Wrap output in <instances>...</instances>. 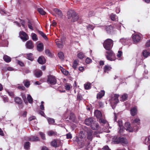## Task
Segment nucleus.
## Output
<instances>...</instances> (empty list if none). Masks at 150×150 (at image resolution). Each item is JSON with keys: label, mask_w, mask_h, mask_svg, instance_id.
I'll return each mask as SVG.
<instances>
[{"label": "nucleus", "mask_w": 150, "mask_h": 150, "mask_svg": "<svg viewBox=\"0 0 150 150\" xmlns=\"http://www.w3.org/2000/svg\"><path fill=\"white\" fill-rule=\"evenodd\" d=\"M21 96L24 102H25L26 101V97L25 94L22 93L21 94Z\"/></svg>", "instance_id": "50"}, {"label": "nucleus", "mask_w": 150, "mask_h": 150, "mask_svg": "<svg viewBox=\"0 0 150 150\" xmlns=\"http://www.w3.org/2000/svg\"><path fill=\"white\" fill-rule=\"evenodd\" d=\"M36 119V117L34 116H33L30 117L29 118L28 120L29 121H31L33 120H35Z\"/></svg>", "instance_id": "58"}, {"label": "nucleus", "mask_w": 150, "mask_h": 150, "mask_svg": "<svg viewBox=\"0 0 150 150\" xmlns=\"http://www.w3.org/2000/svg\"><path fill=\"white\" fill-rule=\"evenodd\" d=\"M94 121L93 118L91 117L86 119L85 121V124L87 125H91Z\"/></svg>", "instance_id": "15"}, {"label": "nucleus", "mask_w": 150, "mask_h": 150, "mask_svg": "<svg viewBox=\"0 0 150 150\" xmlns=\"http://www.w3.org/2000/svg\"><path fill=\"white\" fill-rule=\"evenodd\" d=\"M28 140L30 141H39V138L37 136H32L29 138Z\"/></svg>", "instance_id": "22"}, {"label": "nucleus", "mask_w": 150, "mask_h": 150, "mask_svg": "<svg viewBox=\"0 0 150 150\" xmlns=\"http://www.w3.org/2000/svg\"><path fill=\"white\" fill-rule=\"evenodd\" d=\"M106 30L108 33H111L113 32V28L111 25H109L106 27Z\"/></svg>", "instance_id": "16"}, {"label": "nucleus", "mask_w": 150, "mask_h": 150, "mask_svg": "<svg viewBox=\"0 0 150 150\" xmlns=\"http://www.w3.org/2000/svg\"><path fill=\"white\" fill-rule=\"evenodd\" d=\"M31 36L32 37V39L34 41H36L38 40V38L37 37L36 35L33 33L31 34Z\"/></svg>", "instance_id": "34"}, {"label": "nucleus", "mask_w": 150, "mask_h": 150, "mask_svg": "<svg viewBox=\"0 0 150 150\" xmlns=\"http://www.w3.org/2000/svg\"><path fill=\"white\" fill-rule=\"evenodd\" d=\"M94 114L95 116L98 119L102 117V114L101 112L98 110L95 111Z\"/></svg>", "instance_id": "20"}, {"label": "nucleus", "mask_w": 150, "mask_h": 150, "mask_svg": "<svg viewBox=\"0 0 150 150\" xmlns=\"http://www.w3.org/2000/svg\"><path fill=\"white\" fill-rule=\"evenodd\" d=\"M28 28L31 30H33V29L32 26L33 25V23L31 22L30 21H29L28 22Z\"/></svg>", "instance_id": "41"}, {"label": "nucleus", "mask_w": 150, "mask_h": 150, "mask_svg": "<svg viewBox=\"0 0 150 150\" xmlns=\"http://www.w3.org/2000/svg\"><path fill=\"white\" fill-rule=\"evenodd\" d=\"M34 74L37 78L40 77L42 74V72L40 70H36L35 71Z\"/></svg>", "instance_id": "19"}, {"label": "nucleus", "mask_w": 150, "mask_h": 150, "mask_svg": "<svg viewBox=\"0 0 150 150\" xmlns=\"http://www.w3.org/2000/svg\"><path fill=\"white\" fill-rule=\"evenodd\" d=\"M132 39L134 42H139L141 39V37L139 35L136 34L133 35Z\"/></svg>", "instance_id": "12"}, {"label": "nucleus", "mask_w": 150, "mask_h": 150, "mask_svg": "<svg viewBox=\"0 0 150 150\" xmlns=\"http://www.w3.org/2000/svg\"><path fill=\"white\" fill-rule=\"evenodd\" d=\"M37 47V50L39 51H41L43 50V45L41 43L38 44Z\"/></svg>", "instance_id": "26"}, {"label": "nucleus", "mask_w": 150, "mask_h": 150, "mask_svg": "<svg viewBox=\"0 0 150 150\" xmlns=\"http://www.w3.org/2000/svg\"><path fill=\"white\" fill-rule=\"evenodd\" d=\"M146 46L147 47H149L150 46V40L146 42Z\"/></svg>", "instance_id": "63"}, {"label": "nucleus", "mask_w": 150, "mask_h": 150, "mask_svg": "<svg viewBox=\"0 0 150 150\" xmlns=\"http://www.w3.org/2000/svg\"><path fill=\"white\" fill-rule=\"evenodd\" d=\"M67 138L68 139H70L72 138L71 134L70 133H68L66 135Z\"/></svg>", "instance_id": "59"}, {"label": "nucleus", "mask_w": 150, "mask_h": 150, "mask_svg": "<svg viewBox=\"0 0 150 150\" xmlns=\"http://www.w3.org/2000/svg\"><path fill=\"white\" fill-rule=\"evenodd\" d=\"M127 97H128L126 93L124 94L122 96V99L121 100V101H123L126 100Z\"/></svg>", "instance_id": "38"}, {"label": "nucleus", "mask_w": 150, "mask_h": 150, "mask_svg": "<svg viewBox=\"0 0 150 150\" xmlns=\"http://www.w3.org/2000/svg\"><path fill=\"white\" fill-rule=\"evenodd\" d=\"M18 88L19 89H21L22 90H24L25 89V87L23 86H18Z\"/></svg>", "instance_id": "61"}, {"label": "nucleus", "mask_w": 150, "mask_h": 150, "mask_svg": "<svg viewBox=\"0 0 150 150\" xmlns=\"http://www.w3.org/2000/svg\"><path fill=\"white\" fill-rule=\"evenodd\" d=\"M91 127L93 130H97L98 129L99 126L97 123L96 121H93L91 125Z\"/></svg>", "instance_id": "13"}, {"label": "nucleus", "mask_w": 150, "mask_h": 150, "mask_svg": "<svg viewBox=\"0 0 150 150\" xmlns=\"http://www.w3.org/2000/svg\"><path fill=\"white\" fill-rule=\"evenodd\" d=\"M122 54V52L120 51H118V54L117 55V56L118 57H120L121 56Z\"/></svg>", "instance_id": "62"}, {"label": "nucleus", "mask_w": 150, "mask_h": 150, "mask_svg": "<svg viewBox=\"0 0 150 150\" xmlns=\"http://www.w3.org/2000/svg\"><path fill=\"white\" fill-rule=\"evenodd\" d=\"M54 11L58 14L59 17L61 18L62 17L63 14L61 10L56 8L54 9Z\"/></svg>", "instance_id": "23"}, {"label": "nucleus", "mask_w": 150, "mask_h": 150, "mask_svg": "<svg viewBox=\"0 0 150 150\" xmlns=\"http://www.w3.org/2000/svg\"><path fill=\"white\" fill-rule=\"evenodd\" d=\"M38 62L41 64H43L46 62V60L45 58L43 56H41L38 59Z\"/></svg>", "instance_id": "17"}, {"label": "nucleus", "mask_w": 150, "mask_h": 150, "mask_svg": "<svg viewBox=\"0 0 150 150\" xmlns=\"http://www.w3.org/2000/svg\"><path fill=\"white\" fill-rule=\"evenodd\" d=\"M118 124L120 128L119 132L121 134L123 131V129L124 128L122 125V121L121 120H119L118 121Z\"/></svg>", "instance_id": "18"}, {"label": "nucleus", "mask_w": 150, "mask_h": 150, "mask_svg": "<svg viewBox=\"0 0 150 150\" xmlns=\"http://www.w3.org/2000/svg\"><path fill=\"white\" fill-rule=\"evenodd\" d=\"M45 54L48 56H50L51 55V53L49 50L47 49L45 50Z\"/></svg>", "instance_id": "52"}, {"label": "nucleus", "mask_w": 150, "mask_h": 150, "mask_svg": "<svg viewBox=\"0 0 150 150\" xmlns=\"http://www.w3.org/2000/svg\"><path fill=\"white\" fill-rule=\"evenodd\" d=\"M27 99H28V102L30 103H33V99L30 95H29V94L28 95Z\"/></svg>", "instance_id": "39"}, {"label": "nucleus", "mask_w": 150, "mask_h": 150, "mask_svg": "<svg viewBox=\"0 0 150 150\" xmlns=\"http://www.w3.org/2000/svg\"><path fill=\"white\" fill-rule=\"evenodd\" d=\"M23 83L25 86L27 87H28L30 85V82L27 80L25 81Z\"/></svg>", "instance_id": "46"}, {"label": "nucleus", "mask_w": 150, "mask_h": 150, "mask_svg": "<svg viewBox=\"0 0 150 150\" xmlns=\"http://www.w3.org/2000/svg\"><path fill=\"white\" fill-rule=\"evenodd\" d=\"M78 65V61L76 60H74L73 63V65H72L74 69H76V68Z\"/></svg>", "instance_id": "43"}, {"label": "nucleus", "mask_w": 150, "mask_h": 150, "mask_svg": "<svg viewBox=\"0 0 150 150\" xmlns=\"http://www.w3.org/2000/svg\"><path fill=\"white\" fill-rule=\"evenodd\" d=\"M113 45V41L110 39H108L105 40L103 44L104 47L107 50H110Z\"/></svg>", "instance_id": "3"}, {"label": "nucleus", "mask_w": 150, "mask_h": 150, "mask_svg": "<svg viewBox=\"0 0 150 150\" xmlns=\"http://www.w3.org/2000/svg\"><path fill=\"white\" fill-rule=\"evenodd\" d=\"M7 92L9 95L11 97H13L14 96V94L13 92L12 91H8Z\"/></svg>", "instance_id": "56"}, {"label": "nucleus", "mask_w": 150, "mask_h": 150, "mask_svg": "<svg viewBox=\"0 0 150 150\" xmlns=\"http://www.w3.org/2000/svg\"><path fill=\"white\" fill-rule=\"evenodd\" d=\"M87 28L88 30H93L94 28V26L92 25H89L87 26Z\"/></svg>", "instance_id": "49"}, {"label": "nucleus", "mask_w": 150, "mask_h": 150, "mask_svg": "<svg viewBox=\"0 0 150 150\" xmlns=\"http://www.w3.org/2000/svg\"><path fill=\"white\" fill-rule=\"evenodd\" d=\"M99 119V122H100L105 123V121L103 119H102L101 118Z\"/></svg>", "instance_id": "64"}, {"label": "nucleus", "mask_w": 150, "mask_h": 150, "mask_svg": "<svg viewBox=\"0 0 150 150\" xmlns=\"http://www.w3.org/2000/svg\"><path fill=\"white\" fill-rule=\"evenodd\" d=\"M113 141L115 144L120 143L123 144H127L128 143L127 139L123 137H115L113 139Z\"/></svg>", "instance_id": "2"}, {"label": "nucleus", "mask_w": 150, "mask_h": 150, "mask_svg": "<svg viewBox=\"0 0 150 150\" xmlns=\"http://www.w3.org/2000/svg\"><path fill=\"white\" fill-rule=\"evenodd\" d=\"M30 143L29 142H27L24 144V147L25 149H29L30 148Z\"/></svg>", "instance_id": "37"}, {"label": "nucleus", "mask_w": 150, "mask_h": 150, "mask_svg": "<svg viewBox=\"0 0 150 150\" xmlns=\"http://www.w3.org/2000/svg\"><path fill=\"white\" fill-rule=\"evenodd\" d=\"M39 133L42 139H45V135L44 134L41 132H40Z\"/></svg>", "instance_id": "48"}, {"label": "nucleus", "mask_w": 150, "mask_h": 150, "mask_svg": "<svg viewBox=\"0 0 150 150\" xmlns=\"http://www.w3.org/2000/svg\"><path fill=\"white\" fill-rule=\"evenodd\" d=\"M134 123H136L137 124L139 125L140 123V120L139 118H136L134 120Z\"/></svg>", "instance_id": "51"}, {"label": "nucleus", "mask_w": 150, "mask_h": 150, "mask_svg": "<svg viewBox=\"0 0 150 150\" xmlns=\"http://www.w3.org/2000/svg\"><path fill=\"white\" fill-rule=\"evenodd\" d=\"M58 55L59 57L61 59H63L64 58V55L63 52H60L58 53Z\"/></svg>", "instance_id": "44"}, {"label": "nucleus", "mask_w": 150, "mask_h": 150, "mask_svg": "<svg viewBox=\"0 0 150 150\" xmlns=\"http://www.w3.org/2000/svg\"><path fill=\"white\" fill-rule=\"evenodd\" d=\"M105 94V92L104 91H101L97 94V98L99 99L101 98Z\"/></svg>", "instance_id": "21"}, {"label": "nucleus", "mask_w": 150, "mask_h": 150, "mask_svg": "<svg viewBox=\"0 0 150 150\" xmlns=\"http://www.w3.org/2000/svg\"><path fill=\"white\" fill-rule=\"evenodd\" d=\"M77 57L80 59H82L84 57V55L82 52H80L78 54Z\"/></svg>", "instance_id": "42"}, {"label": "nucleus", "mask_w": 150, "mask_h": 150, "mask_svg": "<svg viewBox=\"0 0 150 150\" xmlns=\"http://www.w3.org/2000/svg\"><path fill=\"white\" fill-rule=\"evenodd\" d=\"M74 117H75L74 115L72 113H71L70 114V117H69V119L74 120Z\"/></svg>", "instance_id": "53"}, {"label": "nucleus", "mask_w": 150, "mask_h": 150, "mask_svg": "<svg viewBox=\"0 0 150 150\" xmlns=\"http://www.w3.org/2000/svg\"><path fill=\"white\" fill-rule=\"evenodd\" d=\"M25 46L27 48L31 49L33 48L34 45L32 41L29 40L26 42Z\"/></svg>", "instance_id": "10"}, {"label": "nucleus", "mask_w": 150, "mask_h": 150, "mask_svg": "<svg viewBox=\"0 0 150 150\" xmlns=\"http://www.w3.org/2000/svg\"><path fill=\"white\" fill-rule=\"evenodd\" d=\"M16 62H18V64L19 65H20V66H24V64L22 62L20 61H19L18 60H16Z\"/></svg>", "instance_id": "55"}, {"label": "nucleus", "mask_w": 150, "mask_h": 150, "mask_svg": "<svg viewBox=\"0 0 150 150\" xmlns=\"http://www.w3.org/2000/svg\"><path fill=\"white\" fill-rule=\"evenodd\" d=\"M61 69V71L64 75H67L68 74L69 72L65 70L63 68H62Z\"/></svg>", "instance_id": "45"}, {"label": "nucleus", "mask_w": 150, "mask_h": 150, "mask_svg": "<svg viewBox=\"0 0 150 150\" xmlns=\"http://www.w3.org/2000/svg\"><path fill=\"white\" fill-rule=\"evenodd\" d=\"M51 144L52 146L57 147L61 146L62 145V143L60 140L57 139L52 142Z\"/></svg>", "instance_id": "9"}, {"label": "nucleus", "mask_w": 150, "mask_h": 150, "mask_svg": "<svg viewBox=\"0 0 150 150\" xmlns=\"http://www.w3.org/2000/svg\"><path fill=\"white\" fill-rule=\"evenodd\" d=\"M108 51L106 52V53L108 55L106 56V58L107 59L110 61L114 60L115 59L113 58V57H114L115 55L113 53L112 51L110 50H108Z\"/></svg>", "instance_id": "8"}, {"label": "nucleus", "mask_w": 150, "mask_h": 150, "mask_svg": "<svg viewBox=\"0 0 150 150\" xmlns=\"http://www.w3.org/2000/svg\"><path fill=\"white\" fill-rule=\"evenodd\" d=\"M125 129L126 131L129 132H132L133 129L131 127L130 124L129 122H126L125 125Z\"/></svg>", "instance_id": "11"}, {"label": "nucleus", "mask_w": 150, "mask_h": 150, "mask_svg": "<svg viewBox=\"0 0 150 150\" xmlns=\"http://www.w3.org/2000/svg\"><path fill=\"white\" fill-rule=\"evenodd\" d=\"M47 133L48 135L49 136L55 135H56L57 134V133L56 132L52 130H50Z\"/></svg>", "instance_id": "28"}, {"label": "nucleus", "mask_w": 150, "mask_h": 150, "mask_svg": "<svg viewBox=\"0 0 150 150\" xmlns=\"http://www.w3.org/2000/svg\"><path fill=\"white\" fill-rule=\"evenodd\" d=\"M143 56L145 58L147 57L150 54L149 52L146 50H144L142 53Z\"/></svg>", "instance_id": "33"}, {"label": "nucleus", "mask_w": 150, "mask_h": 150, "mask_svg": "<svg viewBox=\"0 0 150 150\" xmlns=\"http://www.w3.org/2000/svg\"><path fill=\"white\" fill-rule=\"evenodd\" d=\"M91 83H87L84 84V87L86 90L89 89L91 88Z\"/></svg>", "instance_id": "35"}, {"label": "nucleus", "mask_w": 150, "mask_h": 150, "mask_svg": "<svg viewBox=\"0 0 150 150\" xmlns=\"http://www.w3.org/2000/svg\"><path fill=\"white\" fill-rule=\"evenodd\" d=\"M137 109L136 107L132 108L130 110L131 114L132 116H134L137 114Z\"/></svg>", "instance_id": "24"}, {"label": "nucleus", "mask_w": 150, "mask_h": 150, "mask_svg": "<svg viewBox=\"0 0 150 150\" xmlns=\"http://www.w3.org/2000/svg\"><path fill=\"white\" fill-rule=\"evenodd\" d=\"M19 37L23 41H25L29 39L28 35L23 31H21L19 33Z\"/></svg>", "instance_id": "7"}, {"label": "nucleus", "mask_w": 150, "mask_h": 150, "mask_svg": "<svg viewBox=\"0 0 150 150\" xmlns=\"http://www.w3.org/2000/svg\"><path fill=\"white\" fill-rule=\"evenodd\" d=\"M111 69V67L108 65H105L104 68V71L105 72H108Z\"/></svg>", "instance_id": "27"}, {"label": "nucleus", "mask_w": 150, "mask_h": 150, "mask_svg": "<svg viewBox=\"0 0 150 150\" xmlns=\"http://www.w3.org/2000/svg\"><path fill=\"white\" fill-rule=\"evenodd\" d=\"M91 62V60L89 58H87L86 60V62L87 64H89Z\"/></svg>", "instance_id": "57"}, {"label": "nucleus", "mask_w": 150, "mask_h": 150, "mask_svg": "<svg viewBox=\"0 0 150 150\" xmlns=\"http://www.w3.org/2000/svg\"><path fill=\"white\" fill-rule=\"evenodd\" d=\"M47 120L49 124H53L54 122V119L50 118H47Z\"/></svg>", "instance_id": "36"}, {"label": "nucleus", "mask_w": 150, "mask_h": 150, "mask_svg": "<svg viewBox=\"0 0 150 150\" xmlns=\"http://www.w3.org/2000/svg\"><path fill=\"white\" fill-rule=\"evenodd\" d=\"M102 150H110L108 146L106 145L104 146L102 149Z\"/></svg>", "instance_id": "54"}, {"label": "nucleus", "mask_w": 150, "mask_h": 150, "mask_svg": "<svg viewBox=\"0 0 150 150\" xmlns=\"http://www.w3.org/2000/svg\"><path fill=\"white\" fill-rule=\"evenodd\" d=\"M79 137L81 139H84L86 137L83 131H81L79 133Z\"/></svg>", "instance_id": "29"}, {"label": "nucleus", "mask_w": 150, "mask_h": 150, "mask_svg": "<svg viewBox=\"0 0 150 150\" xmlns=\"http://www.w3.org/2000/svg\"><path fill=\"white\" fill-rule=\"evenodd\" d=\"M37 31L38 33L40 34L43 38H44L45 40H47V38L46 35L42 32L38 30Z\"/></svg>", "instance_id": "30"}, {"label": "nucleus", "mask_w": 150, "mask_h": 150, "mask_svg": "<svg viewBox=\"0 0 150 150\" xmlns=\"http://www.w3.org/2000/svg\"><path fill=\"white\" fill-rule=\"evenodd\" d=\"M116 16L115 15L112 14L111 16V18L112 20L115 21L116 20Z\"/></svg>", "instance_id": "47"}, {"label": "nucleus", "mask_w": 150, "mask_h": 150, "mask_svg": "<svg viewBox=\"0 0 150 150\" xmlns=\"http://www.w3.org/2000/svg\"><path fill=\"white\" fill-rule=\"evenodd\" d=\"M86 132L87 133V139L90 141H91L94 136L95 135L96 132H94V133L93 134V131L92 130L89 129Z\"/></svg>", "instance_id": "6"}, {"label": "nucleus", "mask_w": 150, "mask_h": 150, "mask_svg": "<svg viewBox=\"0 0 150 150\" xmlns=\"http://www.w3.org/2000/svg\"><path fill=\"white\" fill-rule=\"evenodd\" d=\"M15 102L19 104H21L22 103V100L19 97H16L15 98Z\"/></svg>", "instance_id": "31"}, {"label": "nucleus", "mask_w": 150, "mask_h": 150, "mask_svg": "<svg viewBox=\"0 0 150 150\" xmlns=\"http://www.w3.org/2000/svg\"><path fill=\"white\" fill-rule=\"evenodd\" d=\"M47 82L49 84L54 85L57 83V80L54 76L49 75L48 76Z\"/></svg>", "instance_id": "5"}, {"label": "nucleus", "mask_w": 150, "mask_h": 150, "mask_svg": "<svg viewBox=\"0 0 150 150\" xmlns=\"http://www.w3.org/2000/svg\"><path fill=\"white\" fill-rule=\"evenodd\" d=\"M55 42L57 47L60 48H62L63 46V42L62 39H57L56 40Z\"/></svg>", "instance_id": "14"}, {"label": "nucleus", "mask_w": 150, "mask_h": 150, "mask_svg": "<svg viewBox=\"0 0 150 150\" xmlns=\"http://www.w3.org/2000/svg\"><path fill=\"white\" fill-rule=\"evenodd\" d=\"M67 17L72 22H74L77 21L79 19V17L76 12L70 10L67 12Z\"/></svg>", "instance_id": "1"}, {"label": "nucleus", "mask_w": 150, "mask_h": 150, "mask_svg": "<svg viewBox=\"0 0 150 150\" xmlns=\"http://www.w3.org/2000/svg\"><path fill=\"white\" fill-rule=\"evenodd\" d=\"M3 59L4 60L7 62H9L11 61V58L6 55H4V56Z\"/></svg>", "instance_id": "25"}, {"label": "nucleus", "mask_w": 150, "mask_h": 150, "mask_svg": "<svg viewBox=\"0 0 150 150\" xmlns=\"http://www.w3.org/2000/svg\"><path fill=\"white\" fill-rule=\"evenodd\" d=\"M65 88L66 90H69L70 88V86L69 85L67 84L65 86Z\"/></svg>", "instance_id": "60"}, {"label": "nucleus", "mask_w": 150, "mask_h": 150, "mask_svg": "<svg viewBox=\"0 0 150 150\" xmlns=\"http://www.w3.org/2000/svg\"><path fill=\"white\" fill-rule=\"evenodd\" d=\"M38 11L42 15H44L46 13L45 12L43 9L41 8H38Z\"/></svg>", "instance_id": "32"}, {"label": "nucleus", "mask_w": 150, "mask_h": 150, "mask_svg": "<svg viewBox=\"0 0 150 150\" xmlns=\"http://www.w3.org/2000/svg\"><path fill=\"white\" fill-rule=\"evenodd\" d=\"M118 97V95L117 94H115L111 96L110 102L112 105H114L118 103L119 102Z\"/></svg>", "instance_id": "4"}, {"label": "nucleus", "mask_w": 150, "mask_h": 150, "mask_svg": "<svg viewBox=\"0 0 150 150\" xmlns=\"http://www.w3.org/2000/svg\"><path fill=\"white\" fill-rule=\"evenodd\" d=\"M27 56L28 59L30 60H33V54H32L30 53L27 54Z\"/></svg>", "instance_id": "40"}]
</instances>
